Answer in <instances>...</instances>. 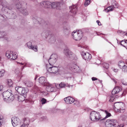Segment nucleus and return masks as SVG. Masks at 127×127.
Segmentation results:
<instances>
[{"label": "nucleus", "mask_w": 127, "mask_h": 127, "mask_svg": "<svg viewBox=\"0 0 127 127\" xmlns=\"http://www.w3.org/2000/svg\"><path fill=\"white\" fill-rule=\"evenodd\" d=\"M6 83L8 86L9 87H12L13 82L12 80L10 79H8L6 80Z\"/></svg>", "instance_id": "obj_24"}, {"label": "nucleus", "mask_w": 127, "mask_h": 127, "mask_svg": "<svg viewBox=\"0 0 127 127\" xmlns=\"http://www.w3.org/2000/svg\"><path fill=\"white\" fill-rule=\"evenodd\" d=\"M41 103L43 104H45L46 103V99L44 98H42L41 99Z\"/></svg>", "instance_id": "obj_43"}, {"label": "nucleus", "mask_w": 127, "mask_h": 127, "mask_svg": "<svg viewBox=\"0 0 127 127\" xmlns=\"http://www.w3.org/2000/svg\"><path fill=\"white\" fill-rule=\"evenodd\" d=\"M58 56L56 53H53L51 56L48 60L50 64H55L57 60Z\"/></svg>", "instance_id": "obj_7"}, {"label": "nucleus", "mask_w": 127, "mask_h": 127, "mask_svg": "<svg viewBox=\"0 0 127 127\" xmlns=\"http://www.w3.org/2000/svg\"><path fill=\"white\" fill-rule=\"evenodd\" d=\"M91 0H85L84 3L85 6H87L90 4Z\"/></svg>", "instance_id": "obj_35"}, {"label": "nucleus", "mask_w": 127, "mask_h": 127, "mask_svg": "<svg viewBox=\"0 0 127 127\" xmlns=\"http://www.w3.org/2000/svg\"><path fill=\"white\" fill-rule=\"evenodd\" d=\"M8 8L10 10H11L12 9V8L11 7H8Z\"/></svg>", "instance_id": "obj_59"}, {"label": "nucleus", "mask_w": 127, "mask_h": 127, "mask_svg": "<svg viewBox=\"0 0 127 127\" xmlns=\"http://www.w3.org/2000/svg\"><path fill=\"white\" fill-rule=\"evenodd\" d=\"M121 82L123 85H127V82H126L123 81H122Z\"/></svg>", "instance_id": "obj_49"}, {"label": "nucleus", "mask_w": 127, "mask_h": 127, "mask_svg": "<svg viewBox=\"0 0 127 127\" xmlns=\"http://www.w3.org/2000/svg\"><path fill=\"white\" fill-rule=\"evenodd\" d=\"M64 32L65 34H68L70 32L69 28V27H64Z\"/></svg>", "instance_id": "obj_32"}, {"label": "nucleus", "mask_w": 127, "mask_h": 127, "mask_svg": "<svg viewBox=\"0 0 127 127\" xmlns=\"http://www.w3.org/2000/svg\"><path fill=\"white\" fill-rule=\"evenodd\" d=\"M15 73L17 74V73L18 72H17L16 70L15 71Z\"/></svg>", "instance_id": "obj_61"}, {"label": "nucleus", "mask_w": 127, "mask_h": 127, "mask_svg": "<svg viewBox=\"0 0 127 127\" xmlns=\"http://www.w3.org/2000/svg\"><path fill=\"white\" fill-rule=\"evenodd\" d=\"M119 43L127 49V40H123L120 42Z\"/></svg>", "instance_id": "obj_21"}, {"label": "nucleus", "mask_w": 127, "mask_h": 127, "mask_svg": "<svg viewBox=\"0 0 127 127\" xmlns=\"http://www.w3.org/2000/svg\"><path fill=\"white\" fill-rule=\"evenodd\" d=\"M47 117L46 116L42 117L41 118V120H46Z\"/></svg>", "instance_id": "obj_48"}, {"label": "nucleus", "mask_w": 127, "mask_h": 127, "mask_svg": "<svg viewBox=\"0 0 127 127\" xmlns=\"http://www.w3.org/2000/svg\"><path fill=\"white\" fill-rule=\"evenodd\" d=\"M71 59L76 60L77 59V58L76 55L73 53V55H72V56L70 58Z\"/></svg>", "instance_id": "obj_36"}, {"label": "nucleus", "mask_w": 127, "mask_h": 127, "mask_svg": "<svg viewBox=\"0 0 127 127\" xmlns=\"http://www.w3.org/2000/svg\"><path fill=\"white\" fill-rule=\"evenodd\" d=\"M17 63L18 64H19L20 65H23L24 64H23V63H19V62H17Z\"/></svg>", "instance_id": "obj_56"}, {"label": "nucleus", "mask_w": 127, "mask_h": 127, "mask_svg": "<svg viewBox=\"0 0 127 127\" xmlns=\"http://www.w3.org/2000/svg\"><path fill=\"white\" fill-rule=\"evenodd\" d=\"M92 79L93 81H95L97 79L95 77H92Z\"/></svg>", "instance_id": "obj_53"}, {"label": "nucleus", "mask_w": 127, "mask_h": 127, "mask_svg": "<svg viewBox=\"0 0 127 127\" xmlns=\"http://www.w3.org/2000/svg\"><path fill=\"white\" fill-rule=\"evenodd\" d=\"M122 69L123 71L125 73H127V65H126L124 66Z\"/></svg>", "instance_id": "obj_37"}, {"label": "nucleus", "mask_w": 127, "mask_h": 127, "mask_svg": "<svg viewBox=\"0 0 127 127\" xmlns=\"http://www.w3.org/2000/svg\"><path fill=\"white\" fill-rule=\"evenodd\" d=\"M3 116L0 114V126H1L3 123Z\"/></svg>", "instance_id": "obj_41"}, {"label": "nucleus", "mask_w": 127, "mask_h": 127, "mask_svg": "<svg viewBox=\"0 0 127 127\" xmlns=\"http://www.w3.org/2000/svg\"><path fill=\"white\" fill-rule=\"evenodd\" d=\"M23 88L21 87L17 86L15 87V90L19 93L21 94V92H22V90H23Z\"/></svg>", "instance_id": "obj_27"}, {"label": "nucleus", "mask_w": 127, "mask_h": 127, "mask_svg": "<svg viewBox=\"0 0 127 127\" xmlns=\"http://www.w3.org/2000/svg\"><path fill=\"white\" fill-rule=\"evenodd\" d=\"M69 68L72 71L74 72H78L79 71V68L77 65L74 64H71Z\"/></svg>", "instance_id": "obj_10"}, {"label": "nucleus", "mask_w": 127, "mask_h": 127, "mask_svg": "<svg viewBox=\"0 0 127 127\" xmlns=\"http://www.w3.org/2000/svg\"><path fill=\"white\" fill-rule=\"evenodd\" d=\"M32 64L29 63H26V64L25 65L27 67H30L31 66H32Z\"/></svg>", "instance_id": "obj_45"}, {"label": "nucleus", "mask_w": 127, "mask_h": 127, "mask_svg": "<svg viewBox=\"0 0 127 127\" xmlns=\"http://www.w3.org/2000/svg\"><path fill=\"white\" fill-rule=\"evenodd\" d=\"M23 90H22L21 93L22 94V95L24 96H26L27 93V90H26L25 88H23Z\"/></svg>", "instance_id": "obj_30"}, {"label": "nucleus", "mask_w": 127, "mask_h": 127, "mask_svg": "<svg viewBox=\"0 0 127 127\" xmlns=\"http://www.w3.org/2000/svg\"><path fill=\"white\" fill-rule=\"evenodd\" d=\"M33 20L34 22H36L35 24H37L38 25H40V23L41 24V23H42V22L43 21V20H42L39 18H37L36 19L34 18Z\"/></svg>", "instance_id": "obj_20"}, {"label": "nucleus", "mask_w": 127, "mask_h": 127, "mask_svg": "<svg viewBox=\"0 0 127 127\" xmlns=\"http://www.w3.org/2000/svg\"><path fill=\"white\" fill-rule=\"evenodd\" d=\"M4 100L7 102H10L14 99V95L10 90L4 92L2 94Z\"/></svg>", "instance_id": "obj_1"}, {"label": "nucleus", "mask_w": 127, "mask_h": 127, "mask_svg": "<svg viewBox=\"0 0 127 127\" xmlns=\"http://www.w3.org/2000/svg\"><path fill=\"white\" fill-rule=\"evenodd\" d=\"M46 69L47 72L50 73H55L57 72L58 70V69L57 67L53 66L51 64H50L49 66H47Z\"/></svg>", "instance_id": "obj_8"}, {"label": "nucleus", "mask_w": 127, "mask_h": 127, "mask_svg": "<svg viewBox=\"0 0 127 127\" xmlns=\"http://www.w3.org/2000/svg\"><path fill=\"white\" fill-rule=\"evenodd\" d=\"M69 8L71 9L70 12L74 14H75L77 11V8L76 5H73L69 7Z\"/></svg>", "instance_id": "obj_19"}, {"label": "nucleus", "mask_w": 127, "mask_h": 127, "mask_svg": "<svg viewBox=\"0 0 127 127\" xmlns=\"http://www.w3.org/2000/svg\"><path fill=\"white\" fill-rule=\"evenodd\" d=\"M54 87L51 86H47L46 90L48 92H52L54 90Z\"/></svg>", "instance_id": "obj_26"}, {"label": "nucleus", "mask_w": 127, "mask_h": 127, "mask_svg": "<svg viewBox=\"0 0 127 127\" xmlns=\"http://www.w3.org/2000/svg\"><path fill=\"white\" fill-rule=\"evenodd\" d=\"M27 4L25 3H24L23 5L22 3H21L20 5H16V7L18 9H19V11L24 16H26L28 15V12L27 10L26 9H24L22 7L24 5H26Z\"/></svg>", "instance_id": "obj_5"}, {"label": "nucleus", "mask_w": 127, "mask_h": 127, "mask_svg": "<svg viewBox=\"0 0 127 127\" xmlns=\"http://www.w3.org/2000/svg\"><path fill=\"white\" fill-rule=\"evenodd\" d=\"M64 100L66 103L69 104L73 102L74 101V99L71 97L68 96L64 98Z\"/></svg>", "instance_id": "obj_14"}, {"label": "nucleus", "mask_w": 127, "mask_h": 127, "mask_svg": "<svg viewBox=\"0 0 127 127\" xmlns=\"http://www.w3.org/2000/svg\"><path fill=\"white\" fill-rule=\"evenodd\" d=\"M26 96H24L23 95H15L14 96V99L19 101H24L25 99Z\"/></svg>", "instance_id": "obj_13"}, {"label": "nucleus", "mask_w": 127, "mask_h": 127, "mask_svg": "<svg viewBox=\"0 0 127 127\" xmlns=\"http://www.w3.org/2000/svg\"><path fill=\"white\" fill-rule=\"evenodd\" d=\"M105 113L106 114V116L104 118H103V119H101V120H104L106 118L109 117H110L111 116V114L110 113H109L108 112V111H107L106 110H105Z\"/></svg>", "instance_id": "obj_28"}, {"label": "nucleus", "mask_w": 127, "mask_h": 127, "mask_svg": "<svg viewBox=\"0 0 127 127\" xmlns=\"http://www.w3.org/2000/svg\"><path fill=\"white\" fill-rule=\"evenodd\" d=\"M112 80H113L114 82H115V83H117V82L116 81V80L114 79V78H112L111 79Z\"/></svg>", "instance_id": "obj_54"}, {"label": "nucleus", "mask_w": 127, "mask_h": 127, "mask_svg": "<svg viewBox=\"0 0 127 127\" xmlns=\"http://www.w3.org/2000/svg\"><path fill=\"white\" fill-rule=\"evenodd\" d=\"M46 8H51V3L49 1H46Z\"/></svg>", "instance_id": "obj_31"}, {"label": "nucleus", "mask_w": 127, "mask_h": 127, "mask_svg": "<svg viewBox=\"0 0 127 127\" xmlns=\"http://www.w3.org/2000/svg\"><path fill=\"white\" fill-rule=\"evenodd\" d=\"M11 120L12 124L13 126L15 127L20 125L21 121L19 118L16 117H12Z\"/></svg>", "instance_id": "obj_9"}, {"label": "nucleus", "mask_w": 127, "mask_h": 127, "mask_svg": "<svg viewBox=\"0 0 127 127\" xmlns=\"http://www.w3.org/2000/svg\"><path fill=\"white\" fill-rule=\"evenodd\" d=\"M30 120L28 118H25L24 119L23 123L20 127H28L29 123Z\"/></svg>", "instance_id": "obj_17"}, {"label": "nucleus", "mask_w": 127, "mask_h": 127, "mask_svg": "<svg viewBox=\"0 0 127 127\" xmlns=\"http://www.w3.org/2000/svg\"><path fill=\"white\" fill-rule=\"evenodd\" d=\"M71 86V87H72V86H71L70 85H69L68 84H65L64 83L61 82L60 84H57L56 86V87L59 89L60 87L61 88H63L65 87V86H67L68 87H70V86Z\"/></svg>", "instance_id": "obj_18"}, {"label": "nucleus", "mask_w": 127, "mask_h": 127, "mask_svg": "<svg viewBox=\"0 0 127 127\" xmlns=\"http://www.w3.org/2000/svg\"><path fill=\"white\" fill-rule=\"evenodd\" d=\"M127 93L126 91V90L124 91V92L122 93V96H124Z\"/></svg>", "instance_id": "obj_46"}, {"label": "nucleus", "mask_w": 127, "mask_h": 127, "mask_svg": "<svg viewBox=\"0 0 127 127\" xmlns=\"http://www.w3.org/2000/svg\"><path fill=\"white\" fill-rule=\"evenodd\" d=\"M114 71L115 72H117L118 71V69H114Z\"/></svg>", "instance_id": "obj_57"}, {"label": "nucleus", "mask_w": 127, "mask_h": 127, "mask_svg": "<svg viewBox=\"0 0 127 127\" xmlns=\"http://www.w3.org/2000/svg\"><path fill=\"white\" fill-rule=\"evenodd\" d=\"M99 81L101 83L102 82V81H100V80H99Z\"/></svg>", "instance_id": "obj_62"}, {"label": "nucleus", "mask_w": 127, "mask_h": 127, "mask_svg": "<svg viewBox=\"0 0 127 127\" xmlns=\"http://www.w3.org/2000/svg\"><path fill=\"white\" fill-rule=\"evenodd\" d=\"M103 67L107 69L109 68V64H108L104 63L103 64Z\"/></svg>", "instance_id": "obj_38"}, {"label": "nucleus", "mask_w": 127, "mask_h": 127, "mask_svg": "<svg viewBox=\"0 0 127 127\" xmlns=\"http://www.w3.org/2000/svg\"><path fill=\"white\" fill-rule=\"evenodd\" d=\"M39 82L41 84L43 85L44 86L47 85V82L46 78L43 77H41L38 79Z\"/></svg>", "instance_id": "obj_16"}, {"label": "nucleus", "mask_w": 127, "mask_h": 127, "mask_svg": "<svg viewBox=\"0 0 127 127\" xmlns=\"http://www.w3.org/2000/svg\"><path fill=\"white\" fill-rule=\"evenodd\" d=\"M3 86L2 85L0 86V93L2 94L3 92Z\"/></svg>", "instance_id": "obj_44"}, {"label": "nucleus", "mask_w": 127, "mask_h": 127, "mask_svg": "<svg viewBox=\"0 0 127 127\" xmlns=\"http://www.w3.org/2000/svg\"><path fill=\"white\" fill-rule=\"evenodd\" d=\"M90 118L91 120L94 121H97L102 119L99 112L95 111L91 112L90 114Z\"/></svg>", "instance_id": "obj_2"}, {"label": "nucleus", "mask_w": 127, "mask_h": 127, "mask_svg": "<svg viewBox=\"0 0 127 127\" xmlns=\"http://www.w3.org/2000/svg\"><path fill=\"white\" fill-rule=\"evenodd\" d=\"M6 56L10 60H14L17 57V55L15 53H13V52L8 51L6 52Z\"/></svg>", "instance_id": "obj_6"}, {"label": "nucleus", "mask_w": 127, "mask_h": 127, "mask_svg": "<svg viewBox=\"0 0 127 127\" xmlns=\"http://www.w3.org/2000/svg\"><path fill=\"white\" fill-rule=\"evenodd\" d=\"M36 78H37L36 77H35L34 78V80H36Z\"/></svg>", "instance_id": "obj_64"}, {"label": "nucleus", "mask_w": 127, "mask_h": 127, "mask_svg": "<svg viewBox=\"0 0 127 127\" xmlns=\"http://www.w3.org/2000/svg\"><path fill=\"white\" fill-rule=\"evenodd\" d=\"M64 54L67 58H70L73 55V53L68 48H66L64 49L63 51Z\"/></svg>", "instance_id": "obj_11"}, {"label": "nucleus", "mask_w": 127, "mask_h": 127, "mask_svg": "<svg viewBox=\"0 0 127 127\" xmlns=\"http://www.w3.org/2000/svg\"><path fill=\"white\" fill-rule=\"evenodd\" d=\"M118 65L120 67V68L121 69H122L124 66L126 65H125V63L124 62L122 61H120L118 64Z\"/></svg>", "instance_id": "obj_29"}, {"label": "nucleus", "mask_w": 127, "mask_h": 127, "mask_svg": "<svg viewBox=\"0 0 127 127\" xmlns=\"http://www.w3.org/2000/svg\"><path fill=\"white\" fill-rule=\"evenodd\" d=\"M46 1H44L41 2L40 4L41 6L43 7H45V6L46 5Z\"/></svg>", "instance_id": "obj_42"}, {"label": "nucleus", "mask_w": 127, "mask_h": 127, "mask_svg": "<svg viewBox=\"0 0 127 127\" xmlns=\"http://www.w3.org/2000/svg\"><path fill=\"white\" fill-rule=\"evenodd\" d=\"M73 39L75 40H80L83 36L82 32L81 31L75 32L73 31L72 34Z\"/></svg>", "instance_id": "obj_4"}, {"label": "nucleus", "mask_w": 127, "mask_h": 127, "mask_svg": "<svg viewBox=\"0 0 127 127\" xmlns=\"http://www.w3.org/2000/svg\"><path fill=\"white\" fill-rule=\"evenodd\" d=\"M24 84L26 86L28 87H31L33 85L32 82L30 81H26L24 82Z\"/></svg>", "instance_id": "obj_23"}, {"label": "nucleus", "mask_w": 127, "mask_h": 127, "mask_svg": "<svg viewBox=\"0 0 127 127\" xmlns=\"http://www.w3.org/2000/svg\"><path fill=\"white\" fill-rule=\"evenodd\" d=\"M60 2H55L51 3V8H55L60 6Z\"/></svg>", "instance_id": "obj_22"}, {"label": "nucleus", "mask_w": 127, "mask_h": 127, "mask_svg": "<svg viewBox=\"0 0 127 127\" xmlns=\"http://www.w3.org/2000/svg\"><path fill=\"white\" fill-rule=\"evenodd\" d=\"M114 8L112 6H110L107 7L105 9V10L107 12H108L109 11H112Z\"/></svg>", "instance_id": "obj_33"}, {"label": "nucleus", "mask_w": 127, "mask_h": 127, "mask_svg": "<svg viewBox=\"0 0 127 127\" xmlns=\"http://www.w3.org/2000/svg\"><path fill=\"white\" fill-rule=\"evenodd\" d=\"M96 22L99 26H101V24L99 21L97 20L96 21Z\"/></svg>", "instance_id": "obj_51"}, {"label": "nucleus", "mask_w": 127, "mask_h": 127, "mask_svg": "<svg viewBox=\"0 0 127 127\" xmlns=\"http://www.w3.org/2000/svg\"><path fill=\"white\" fill-rule=\"evenodd\" d=\"M74 102V104H76L77 105H79V101H75Z\"/></svg>", "instance_id": "obj_47"}, {"label": "nucleus", "mask_w": 127, "mask_h": 127, "mask_svg": "<svg viewBox=\"0 0 127 127\" xmlns=\"http://www.w3.org/2000/svg\"><path fill=\"white\" fill-rule=\"evenodd\" d=\"M31 47V48L30 49L34 50L35 52H37V47L36 45H33Z\"/></svg>", "instance_id": "obj_34"}, {"label": "nucleus", "mask_w": 127, "mask_h": 127, "mask_svg": "<svg viewBox=\"0 0 127 127\" xmlns=\"http://www.w3.org/2000/svg\"><path fill=\"white\" fill-rule=\"evenodd\" d=\"M118 124L117 120L114 119L108 120L105 123L106 127H116Z\"/></svg>", "instance_id": "obj_3"}, {"label": "nucleus", "mask_w": 127, "mask_h": 127, "mask_svg": "<svg viewBox=\"0 0 127 127\" xmlns=\"http://www.w3.org/2000/svg\"><path fill=\"white\" fill-rule=\"evenodd\" d=\"M116 127H123V125H121L120 126H118Z\"/></svg>", "instance_id": "obj_55"}, {"label": "nucleus", "mask_w": 127, "mask_h": 127, "mask_svg": "<svg viewBox=\"0 0 127 127\" xmlns=\"http://www.w3.org/2000/svg\"><path fill=\"white\" fill-rule=\"evenodd\" d=\"M27 45L29 48H31V47L33 45H32V43L31 42H29L27 43Z\"/></svg>", "instance_id": "obj_40"}, {"label": "nucleus", "mask_w": 127, "mask_h": 127, "mask_svg": "<svg viewBox=\"0 0 127 127\" xmlns=\"http://www.w3.org/2000/svg\"><path fill=\"white\" fill-rule=\"evenodd\" d=\"M114 98L113 97H111L110 98L109 101L110 102H112L113 101V100H114Z\"/></svg>", "instance_id": "obj_50"}, {"label": "nucleus", "mask_w": 127, "mask_h": 127, "mask_svg": "<svg viewBox=\"0 0 127 127\" xmlns=\"http://www.w3.org/2000/svg\"><path fill=\"white\" fill-rule=\"evenodd\" d=\"M125 109H122L121 108H120V112H123L125 111Z\"/></svg>", "instance_id": "obj_52"}, {"label": "nucleus", "mask_w": 127, "mask_h": 127, "mask_svg": "<svg viewBox=\"0 0 127 127\" xmlns=\"http://www.w3.org/2000/svg\"><path fill=\"white\" fill-rule=\"evenodd\" d=\"M5 72V70H2L0 71V77H1L3 76Z\"/></svg>", "instance_id": "obj_39"}, {"label": "nucleus", "mask_w": 127, "mask_h": 127, "mask_svg": "<svg viewBox=\"0 0 127 127\" xmlns=\"http://www.w3.org/2000/svg\"><path fill=\"white\" fill-rule=\"evenodd\" d=\"M125 34L127 36V33H125Z\"/></svg>", "instance_id": "obj_63"}, {"label": "nucleus", "mask_w": 127, "mask_h": 127, "mask_svg": "<svg viewBox=\"0 0 127 127\" xmlns=\"http://www.w3.org/2000/svg\"><path fill=\"white\" fill-rule=\"evenodd\" d=\"M100 110L102 111H104L105 112V110H103V109H100Z\"/></svg>", "instance_id": "obj_60"}, {"label": "nucleus", "mask_w": 127, "mask_h": 127, "mask_svg": "<svg viewBox=\"0 0 127 127\" xmlns=\"http://www.w3.org/2000/svg\"><path fill=\"white\" fill-rule=\"evenodd\" d=\"M81 54L83 58L85 60H89L92 58L91 55L88 53L82 52L81 53Z\"/></svg>", "instance_id": "obj_12"}, {"label": "nucleus", "mask_w": 127, "mask_h": 127, "mask_svg": "<svg viewBox=\"0 0 127 127\" xmlns=\"http://www.w3.org/2000/svg\"><path fill=\"white\" fill-rule=\"evenodd\" d=\"M122 90L121 88L118 86L116 87L113 90L112 92V95L117 94Z\"/></svg>", "instance_id": "obj_15"}, {"label": "nucleus", "mask_w": 127, "mask_h": 127, "mask_svg": "<svg viewBox=\"0 0 127 127\" xmlns=\"http://www.w3.org/2000/svg\"><path fill=\"white\" fill-rule=\"evenodd\" d=\"M1 4L3 6V5L2 3V0H0V4Z\"/></svg>", "instance_id": "obj_58"}, {"label": "nucleus", "mask_w": 127, "mask_h": 127, "mask_svg": "<svg viewBox=\"0 0 127 127\" xmlns=\"http://www.w3.org/2000/svg\"><path fill=\"white\" fill-rule=\"evenodd\" d=\"M112 5L115 8H118L119 7L118 4L117 3L116 1L114 0L112 1Z\"/></svg>", "instance_id": "obj_25"}]
</instances>
